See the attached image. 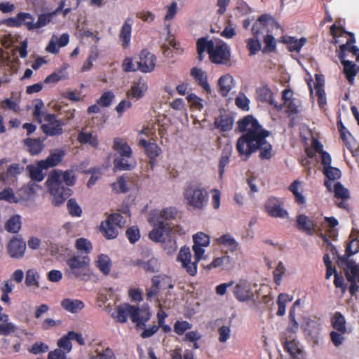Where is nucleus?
Returning <instances> with one entry per match:
<instances>
[{"label": "nucleus", "mask_w": 359, "mask_h": 359, "mask_svg": "<svg viewBox=\"0 0 359 359\" xmlns=\"http://www.w3.org/2000/svg\"><path fill=\"white\" fill-rule=\"evenodd\" d=\"M233 118L229 114H221L215 118L214 125L221 132H227L232 129Z\"/></svg>", "instance_id": "obj_27"}, {"label": "nucleus", "mask_w": 359, "mask_h": 359, "mask_svg": "<svg viewBox=\"0 0 359 359\" xmlns=\"http://www.w3.org/2000/svg\"><path fill=\"white\" fill-rule=\"evenodd\" d=\"M151 316V313L148 304H144L141 307L136 306V327H145Z\"/></svg>", "instance_id": "obj_24"}, {"label": "nucleus", "mask_w": 359, "mask_h": 359, "mask_svg": "<svg viewBox=\"0 0 359 359\" xmlns=\"http://www.w3.org/2000/svg\"><path fill=\"white\" fill-rule=\"evenodd\" d=\"M65 156V151L57 150L54 153L50 154L46 161H41L39 162V165L42 168L47 169L50 167H54L57 165L61 161L62 157Z\"/></svg>", "instance_id": "obj_30"}, {"label": "nucleus", "mask_w": 359, "mask_h": 359, "mask_svg": "<svg viewBox=\"0 0 359 359\" xmlns=\"http://www.w3.org/2000/svg\"><path fill=\"white\" fill-rule=\"evenodd\" d=\"M191 76L194 79L198 86L201 87L208 94L211 93V88L208 81V75L205 72L198 67H193L190 72Z\"/></svg>", "instance_id": "obj_20"}, {"label": "nucleus", "mask_w": 359, "mask_h": 359, "mask_svg": "<svg viewBox=\"0 0 359 359\" xmlns=\"http://www.w3.org/2000/svg\"><path fill=\"white\" fill-rule=\"evenodd\" d=\"M75 182V177L72 170L62 172L59 170H53L48 175L46 181L48 190L53 196L52 203L58 206L70 196V189L65 188L67 186H72Z\"/></svg>", "instance_id": "obj_2"}, {"label": "nucleus", "mask_w": 359, "mask_h": 359, "mask_svg": "<svg viewBox=\"0 0 359 359\" xmlns=\"http://www.w3.org/2000/svg\"><path fill=\"white\" fill-rule=\"evenodd\" d=\"M232 148L230 146L225 147L222 152L219 162V175L222 178L225 171V167L229 164L230 156H231Z\"/></svg>", "instance_id": "obj_36"}, {"label": "nucleus", "mask_w": 359, "mask_h": 359, "mask_svg": "<svg viewBox=\"0 0 359 359\" xmlns=\"http://www.w3.org/2000/svg\"><path fill=\"white\" fill-rule=\"evenodd\" d=\"M323 173L326 178L324 181V185L329 191H332V188L331 181L339 180L341 176V172L336 167L330 166L325 167L324 169H323Z\"/></svg>", "instance_id": "obj_23"}, {"label": "nucleus", "mask_w": 359, "mask_h": 359, "mask_svg": "<svg viewBox=\"0 0 359 359\" xmlns=\"http://www.w3.org/2000/svg\"><path fill=\"white\" fill-rule=\"evenodd\" d=\"M64 5L65 2L61 1L60 6L54 11L40 14L35 22V29H40L51 22L53 18L62 10Z\"/></svg>", "instance_id": "obj_25"}, {"label": "nucleus", "mask_w": 359, "mask_h": 359, "mask_svg": "<svg viewBox=\"0 0 359 359\" xmlns=\"http://www.w3.org/2000/svg\"><path fill=\"white\" fill-rule=\"evenodd\" d=\"M209 59L211 62L216 65H229L231 60L230 47L222 41L217 42L209 56Z\"/></svg>", "instance_id": "obj_9"}, {"label": "nucleus", "mask_w": 359, "mask_h": 359, "mask_svg": "<svg viewBox=\"0 0 359 359\" xmlns=\"http://www.w3.org/2000/svg\"><path fill=\"white\" fill-rule=\"evenodd\" d=\"M114 149L119 154L114 160V171L130 170L132 166L128 163V158L132 154V149L123 140L118 138H116L114 141Z\"/></svg>", "instance_id": "obj_6"}, {"label": "nucleus", "mask_w": 359, "mask_h": 359, "mask_svg": "<svg viewBox=\"0 0 359 359\" xmlns=\"http://www.w3.org/2000/svg\"><path fill=\"white\" fill-rule=\"evenodd\" d=\"M334 197L340 198L342 201H346L349 198L348 190L344 187L340 182H337L334 187Z\"/></svg>", "instance_id": "obj_58"}, {"label": "nucleus", "mask_w": 359, "mask_h": 359, "mask_svg": "<svg viewBox=\"0 0 359 359\" xmlns=\"http://www.w3.org/2000/svg\"><path fill=\"white\" fill-rule=\"evenodd\" d=\"M177 209L175 207H168L165 208L161 211L154 210L151 213V220H156L158 222L160 220H163V222L165 221H170L175 219L177 215Z\"/></svg>", "instance_id": "obj_21"}, {"label": "nucleus", "mask_w": 359, "mask_h": 359, "mask_svg": "<svg viewBox=\"0 0 359 359\" xmlns=\"http://www.w3.org/2000/svg\"><path fill=\"white\" fill-rule=\"evenodd\" d=\"M4 228L9 233H18L21 228V219L20 216L14 215L11 217L6 222Z\"/></svg>", "instance_id": "obj_44"}, {"label": "nucleus", "mask_w": 359, "mask_h": 359, "mask_svg": "<svg viewBox=\"0 0 359 359\" xmlns=\"http://www.w3.org/2000/svg\"><path fill=\"white\" fill-rule=\"evenodd\" d=\"M257 97L259 102H266L278 108V105L273 103V93L267 86L259 87L257 89Z\"/></svg>", "instance_id": "obj_33"}, {"label": "nucleus", "mask_w": 359, "mask_h": 359, "mask_svg": "<svg viewBox=\"0 0 359 359\" xmlns=\"http://www.w3.org/2000/svg\"><path fill=\"white\" fill-rule=\"evenodd\" d=\"M107 220L117 228H123L126 224L123 217L118 213L111 214Z\"/></svg>", "instance_id": "obj_64"}, {"label": "nucleus", "mask_w": 359, "mask_h": 359, "mask_svg": "<svg viewBox=\"0 0 359 359\" xmlns=\"http://www.w3.org/2000/svg\"><path fill=\"white\" fill-rule=\"evenodd\" d=\"M337 129L340 133V137L344 142V144L348 149H351V145L350 142L348 141V137H351L352 135L348 131V130L345 127L341 120L339 119L337 122Z\"/></svg>", "instance_id": "obj_50"}, {"label": "nucleus", "mask_w": 359, "mask_h": 359, "mask_svg": "<svg viewBox=\"0 0 359 359\" xmlns=\"http://www.w3.org/2000/svg\"><path fill=\"white\" fill-rule=\"evenodd\" d=\"M127 20L123 25L120 34V39L122 41V46L127 48L129 46L131 35V23Z\"/></svg>", "instance_id": "obj_48"}, {"label": "nucleus", "mask_w": 359, "mask_h": 359, "mask_svg": "<svg viewBox=\"0 0 359 359\" xmlns=\"http://www.w3.org/2000/svg\"><path fill=\"white\" fill-rule=\"evenodd\" d=\"M34 17L28 13H20L15 18H11V21L15 26H20L24 24L29 30L35 29V22Z\"/></svg>", "instance_id": "obj_26"}, {"label": "nucleus", "mask_w": 359, "mask_h": 359, "mask_svg": "<svg viewBox=\"0 0 359 359\" xmlns=\"http://www.w3.org/2000/svg\"><path fill=\"white\" fill-rule=\"evenodd\" d=\"M39 274L34 269H31L27 271L25 276V284L28 287L34 286L36 288L39 287Z\"/></svg>", "instance_id": "obj_47"}, {"label": "nucleus", "mask_w": 359, "mask_h": 359, "mask_svg": "<svg viewBox=\"0 0 359 359\" xmlns=\"http://www.w3.org/2000/svg\"><path fill=\"white\" fill-rule=\"evenodd\" d=\"M187 100L195 109L201 111L203 108V100L194 93L189 94L187 96Z\"/></svg>", "instance_id": "obj_60"}, {"label": "nucleus", "mask_w": 359, "mask_h": 359, "mask_svg": "<svg viewBox=\"0 0 359 359\" xmlns=\"http://www.w3.org/2000/svg\"><path fill=\"white\" fill-rule=\"evenodd\" d=\"M263 41L264 43V46L262 50L263 53H273L276 50V41L271 34H266L264 36Z\"/></svg>", "instance_id": "obj_46"}, {"label": "nucleus", "mask_w": 359, "mask_h": 359, "mask_svg": "<svg viewBox=\"0 0 359 359\" xmlns=\"http://www.w3.org/2000/svg\"><path fill=\"white\" fill-rule=\"evenodd\" d=\"M193 241L194 245L207 247L210 244V238L203 232H198L193 236Z\"/></svg>", "instance_id": "obj_61"}, {"label": "nucleus", "mask_w": 359, "mask_h": 359, "mask_svg": "<svg viewBox=\"0 0 359 359\" xmlns=\"http://www.w3.org/2000/svg\"><path fill=\"white\" fill-rule=\"evenodd\" d=\"M77 140L81 144H88L94 148H97L99 145L97 137L92 133H88L82 129L77 137Z\"/></svg>", "instance_id": "obj_34"}, {"label": "nucleus", "mask_w": 359, "mask_h": 359, "mask_svg": "<svg viewBox=\"0 0 359 359\" xmlns=\"http://www.w3.org/2000/svg\"><path fill=\"white\" fill-rule=\"evenodd\" d=\"M43 168H41L39 164L37 166L28 165L27 170L29 171V177L32 180L36 182H41L44 178V175L42 173Z\"/></svg>", "instance_id": "obj_55"}, {"label": "nucleus", "mask_w": 359, "mask_h": 359, "mask_svg": "<svg viewBox=\"0 0 359 359\" xmlns=\"http://www.w3.org/2000/svg\"><path fill=\"white\" fill-rule=\"evenodd\" d=\"M296 312H294V307H291L289 311V325L287 328L288 332L296 333L299 330V323L295 318Z\"/></svg>", "instance_id": "obj_57"}, {"label": "nucleus", "mask_w": 359, "mask_h": 359, "mask_svg": "<svg viewBox=\"0 0 359 359\" xmlns=\"http://www.w3.org/2000/svg\"><path fill=\"white\" fill-rule=\"evenodd\" d=\"M168 279V277L161 276H154L151 278L152 285L150 288L147 289V299L149 300L156 296L160 290V284L162 280Z\"/></svg>", "instance_id": "obj_35"}, {"label": "nucleus", "mask_w": 359, "mask_h": 359, "mask_svg": "<svg viewBox=\"0 0 359 359\" xmlns=\"http://www.w3.org/2000/svg\"><path fill=\"white\" fill-rule=\"evenodd\" d=\"M114 295V290L112 288H104L97 294V304L100 308L104 306L107 301L110 299Z\"/></svg>", "instance_id": "obj_49"}, {"label": "nucleus", "mask_w": 359, "mask_h": 359, "mask_svg": "<svg viewBox=\"0 0 359 359\" xmlns=\"http://www.w3.org/2000/svg\"><path fill=\"white\" fill-rule=\"evenodd\" d=\"M100 229L107 239H114L118 236V228L107 220L101 224Z\"/></svg>", "instance_id": "obj_41"}, {"label": "nucleus", "mask_w": 359, "mask_h": 359, "mask_svg": "<svg viewBox=\"0 0 359 359\" xmlns=\"http://www.w3.org/2000/svg\"><path fill=\"white\" fill-rule=\"evenodd\" d=\"M116 322L125 323L128 318L135 323V306L128 303H122L116 306Z\"/></svg>", "instance_id": "obj_17"}, {"label": "nucleus", "mask_w": 359, "mask_h": 359, "mask_svg": "<svg viewBox=\"0 0 359 359\" xmlns=\"http://www.w3.org/2000/svg\"><path fill=\"white\" fill-rule=\"evenodd\" d=\"M0 200L9 203H18V199L11 188H6L0 192Z\"/></svg>", "instance_id": "obj_62"}, {"label": "nucleus", "mask_w": 359, "mask_h": 359, "mask_svg": "<svg viewBox=\"0 0 359 359\" xmlns=\"http://www.w3.org/2000/svg\"><path fill=\"white\" fill-rule=\"evenodd\" d=\"M300 184V181L296 180L289 186L288 189L292 193L295 203L299 205H304L306 203V199L302 192L299 191Z\"/></svg>", "instance_id": "obj_39"}, {"label": "nucleus", "mask_w": 359, "mask_h": 359, "mask_svg": "<svg viewBox=\"0 0 359 359\" xmlns=\"http://www.w3.org/2000/svg\"><path fill=\"white\" fill-rule=\"evenodd\" d=\"M60 304L65 311L72 313H78L84 308V303L79 299H64Z\"/></svg>", "instance_id": "obj_31"}, {"label": "nucleus", "mask_w": 359, "mask_h": 359, "mask_svg": "<svg viewBox=\"0 0 359 359\" xmlns=\"http://www.w3.org/2000/svg\"><path fill=\"white\" fill-rule=\"evenodd\" d=\"M237 129L244 133L236 142V150L243 160L247 161L257 151H259L261 159L272 157V145L266 140L271 133L264 129L252 115L240 119L237 122Z\"/></svg>", "instance_id": "obj_1"}, {"label": "nucleus", "mask_w": 359, "mask_h": 359, "mask_svg": "<svg viewBox=\"0 0 359 359\" xmlns=\"http://www.w3.org/2000/svg\"><path fill=\"white\" fill-rule=\"evenodd\" d=\"M330 322L332 327L335 330L341 333L347 332L346 321L344 316L341 312H335L333 316L331 318Z\"/></svg>", "instance_id": "obj_32"}, {"label": "nucleus", "mask_w": 359, "mask_h": 359, "mask_svg": "<svg viewBox=\"0 0 359 359\" xmlns=\"http://www.w3.org/2000/svg\"><path fill=\"white\" fill-rule=\"evenodd\" d=\"M95 266L104 275H108L111 271V261L105 255H100L95 261Z\"/></svg>", "instance_id": "obj_40"}, {"label": "nucleus", "mask_w": 359, "mask_h": 359, "mask_svg": "<svg viewBox=\"0 0 359 359\" xmlns=\"http://www.w3.org/2000/svg\"><path fill=\"white\" fill-rule=\"evenodd\" d=\"M24 142L25 144L29 147V152L32 155L39 154L43 149L41 142L39 139L27 138L25 139Z\"/></svg>", "instance_id": "obj_51"}, {"label": "nucleus", "mask_w": 359, "mask_h": 359, "mask_svg": "<svg viewBox=\"0 0 359 359\" xmlns=\"http://www.w3.org/2000/svg\"><path fill=\"white\" fill-rule=\"evenodd\" d=\"M233 294L236 298L240 302L250 300L254 296L250 285L244 280H241L236 285Z\"/></svg>", "instance_id": "obj_18"}, {"label": "nucleus", "mask_w": 359, "mask_h": 359, "mask_svg": "<svg viewBox=\"0 0 359 359\" xmlns=\"http://www.w3.org/2000/svg\"><path fill=\"white\" fill-rule=\"evenodd\" d=\"M128 181L129 177L128 176H121L118 178L116 182L111 184L112 188L116 193H126L129 190V188L126 186Z\"/></svg>", "instance_id": "obj_52"}, {"label": "nucleus", "mask_w": 359, "mask_h": 359, "mask_svg": "<svg viewBox=\"0 0 359 359\" xmlns=\"http://www.w3.org/2000/svg\"><path fill=\"white\" fill-rule=\"evenodd\" d=\"M215 45V43L212 40H208L207 37H201L196 41V50H199L200 52L206 51L210 56Z\"/></svg>", "instance_id": "obj_42"}, {"label": "nucleus", "mask_w": 359, "mask_h": 359, "mask_svg": "<svg viewBox=\"0 0 359 359\" xmlns=\"http://www.w3.org/2000/svg\"><path fill=\"white\" fill-rule=\"evenodd\" d=\"M344 67V73L351 85L353 84L355 76L357 75L359 68L351 61L346 60L345 58L340 59Z\"/></svg>", "instance_id": "obj_28"}, {"label": "nucleus", "mask_w": 359, "mask_h": 359, "mask_svg": "<svg viewBox=\"0 0 359 359\" xmlns=\"http://www.w3.org/2000/svg\"><path fill=\"white\" fill-rule=\"evenodd\" d=\"M183 196L187 205L195 210H203L209 198L206 189L197 182L188 183L184 188Z\"/></svg>", "instance_id": "obj_3"}, {"label": "nucleus", "mask_w": 359, "mask_h": 359, "mask_svg": "<svg viewBox=\"0 0 359 359\" xmlns=\"http://www.w3.org/2000/svg\"><path fill=\"white\" fill-rule=\"evenodd\" d=\"M148 90L147 78L140 77L136 82V100L142 97Z\"/></svg>", "instance_id": "obj_53"}, {"label": "nucleus", "mask_w": 359, "mask_h": 359, "mask_svg": "<svg viewBox=\"0 0 359 359\" xmlns=\"http://www.w3.org/2000/svg\"><path fill=\"white\" fill-rule=\"evenodd\" d=\"M114 98V94L111 91L104 92L97 100V103L104 107H109Z\"/></svg>", "instance_id": "obj_63"}, {"label": "nucleus", "mask_w": 359, "mask_h": 359, "mask_svg": "<svg viewBox=\"0 0 359 359\" xmlns=\"http://www.w3.org/2000/svg\"><path fill=\"white\" fill-rule=\"evenodd\" d=\"M156 57L146 49L141 51L139 61L137 62V69L144 73L154 71L156 67Z\"/></svg>", "instance_id": "obj_15"}, {"label": "nucleus", "mask_w": 359, "mask_h": 359, "mask_svg": "<svg viewBox=\"0 0 359 359\" xmlns=\"http://www.w3.org/2000/svg\"><path fill=\"white\" fill-rule=\"evenodd\" d=\"M295 226L299 231L309 236L315 234L318 229L316 219L304 214H299L297 216Z\"/></svg>", "instance_id": "obj_13"}, {"label": "nucleus", "mask_w": 359, "mask_h": 359, "mask_svg": "<svg viewBox=\"0 0 359 359\" xmlns=\"http://www.w3.org/2000/svg\"><path fill=\"white\" fill-rule=\"evenodd\" d=\"M90 359H115V355L113 351L107 348L102 351L97 350L95 354H91L89 356Z\"/></svg>", "instance_id": "obj_59"}, {"label": "nucleus", "mask_w": 359, "mask_h": 359, "mask_svg": "<svg viewBox=\"0 0 359 359\" xmlns=\"http://www.w3.org/2000/svg\"><path fill=\"white\" fill-rule=\"evenodd\" d=\"M341 31L344 33L348 34L349 38L347 39L346 43L342 44L339 46V51L338 54L339 59H343L346 57V51L351 52L353 55L358 53V52L359 51V48L353 45L354 43L355 42L353 33L348 32L344 29H341Z\"/></svg>", "instance_id": "obj_22"}, {"label": "nucleus", "mask_w": 359, "mask_h": 359, "mask_svg": "<svg viewBox=\"0 0 359 359\" xmlns=\"http://www.w3.org/2000/svg\"><path fill=\"white\" fill-rule=\"evenodd\" d=\"M90 259L88 255H74L66 261L65 275L69 278H83L88 273Z\"/></svg>", "instance_id": "obj_5"}, {"label": "nucleus", "mask_w": 359, "mask_h": 359, "mask_svg": "<svg viewBox=\"0 0 359 359\" xmlns=\"http://www.w3.org/2000/svg\"><path fill=\"white\" fill-rule=\"evenodd\" d=\"M149 222H154V228L149 232V238L154 242H162L164 243L165 241L163 239V236L167 234L170 236L171 231H177L180 234H184V231L180 226H177L170 229L168 224L163 222V220L156 222V220L149 219Z\"/></svg>", "instance_id": "obj_8"}, {"label": "nucleus", "mask_w": 359, "mask_h": 359, "mask_svg": "<svg viewBox=\"0 0 359 359\" xmlns=\"http://www.w3.org/2000/svg\"><path fill=\"white\" fill-rule=\"evenodd\" d=\"M168 317V314L163 310L159 309L157 312L158 325L159 328L162 329L164 333H170L172 328L170 325L165 323V318Z\"/></svg>", "instance_id": "obj_56"}, {"label": "nucleus", "mask_w": 359, "mask_h": 359, "mask_svg": "<svg viewBox=\"0 0 359 359\" xmlns=\"http://www.w3.org/2000/svg\"><path fill=\"white\" fill-rule=\"evenodd\" d=\"M216 243L219 245L228 248L231 252L236 251L238 246V242L229 234H223L217 238Z\"/></svg>", "instance_id": "obj_37"}, {"label": "nucleus", "mask_w": 359, "mask_h": 359, "mask_svg": "<svg viewBox=\"0 0 359 359\" xmlns=\"http://www.w3.org/2000/svg\"><path fill=\"white\" fill-rule=\"evenodd\" d=\"M44 121L48 123L43 124L41 129L44 133L50 136L60 135L63 133L62 126L65 123L56 119L53 114H48L44 116Z\"/></svg>", "instance_id": "obj_12"}, {"label": "nucleus", "mask_w": 359, "mask_h": 359, "mask_svg": "<svg viewBox=\"0 0 359 359\" xmlns=\"http://www.w3.org/2000/svg\"><path fill=\"white\" fill-rule=\"evenodd\" d=\"M141 133L146 135L149 140L141 139L138 144L144 149V154L149 159V164L153 168L156 164L157 158L162 152L161 147L156 143L157 136L154 124L151 128H149V126L144 127Z\"/></svg>", "instance_id": "obj_4"}, {"label": "nucleus", "mask_w": 359, "mask_h": 359, "mask_svg": "<svg viewBox=\"0 0 359 359\" xmlns=\"http://www.w3.org/2000/svg\"><path fill=\"white\" fill-rule=\"evenodd\" d=\"M283 347L285 351L288 352L292 358L297 359L302 354V351L299 348L295 340L286 341Z\"/></svg>", "instance_id": "obj_45"}, {"label": "nucleus", "mask_w": 359, "mask_h": 359, "mask_svg": "<svg viewBox=\"0 0 359 359\" xmlns=\"http://www.w3.org/2000/svg\"><path fill=\"white\" fill-rule=\"evenodd\" d=\"M269 27L279 28L280 26L271 15L268 14L260 15L252 25V35L255 37H260L264 34L269 33Z\"/></svg>", "instance_id": "obj_10"}, {"label": "nucleus", "mask_w": 359, "mask_h": 359, "mask_svg": "<svg viewBox=\"0 0 359 359\" xmlns=\"http://www.w3.org/2000/svg\"><path fill=\"white\" fill-rule=\"evenodd\" d=\"M355 252L356 251H352L350 245H348L345 255L339 257L340 263L346 266L344 269L348 281H359V265L353 260L348 259L350 256Z\"/></svg>", "instance_id": "obj_7"}, {"label": "nucleus", "mask_w": 359, "mask_h": 359, "mask_svg": "<svg viewBox=\"0 0 359 359\" xmlns=\"http://www.w3.org/2000/svg\"><path fill=\"white\" fill-rule=\"evenodd\" d=\"M191 255L190 249L187 246L181 248L177 257V260L182 263V267L186 270L187 273L194 276L197 273L196 262H191Z\"/></svg>", "instance_id": "obj_14"}, {"label": "nucleus", "mask_w": 359, "mask_h": 359, "mask_svg": "<svg viewBox=\"0 0 359 359\" xmlns=\"http://www.w3.org/2000/svg\"><path fill=\"white\" fill-rule=\"evenodd\" d=\"M69 67V65L67 64H64L60 69L52 73L48 76H47L45 80L44 83H56L61 79H67V69Z\"/></svg>", "instance_id": "obj_38"}, {"label": "nucleus", "mask_w": 359, "mask_h": 359, "mask_svg": "<svg viewBox=\"0 0 359 359\" xmlns=\"http://www.w3.org/2000/svg\"><path fill=\"white\" fill-rule=\"evenodd\" d=\"M192 326V324L187 320H177L174 324L173 330L177 335L182 336L191 329Z\"/></svg>", "instance_id": "obj_54"}, {"label": "nucleus", "mask_w": 359, "mask_h": 359, "mask_svg": "<svg viewBox=\"0 0 359 359\" xmlns=\"http://www.w3.org/2000/svg\"><path fill=\"white\" fill-rule=\"evenodd\" d=\"M233 85V78L230 74L222 76L218 80L219 93L222 97H226Z\"/></svg>", "instance_id": "obj_29"}, {"label": "nucleus", "mask_w": 359, "mask_h": 359, "mask_svg": "<svg viewBox=\"0 0 359 359\" xmlns=\"http://www.w3.org/2000/svg\"><path fill=\"white\" fill-rule=\"evenodd\" d=\"M283 201L281 198L270 196L264 203L266 212L269 216L274 218H287V211L283 208Z\"/></svg>", "instance_id": "obj_11"}, {"label": "nucleus", "mask_w": 359, "mask_h": 359, "mask_svg": "<svg viewBox=\"0 0 359 359\" xmlns=\"http://www.w3.org/2000/svg\"><path fill=\"white\" fill-rule=\"evenodd\" d=\"M26 250V243L20 236H14L7 245L8 255L14 259L22 258Z\"/></svg>", "instance_id": "obj_16"}, {"label": "nucleus", "mask_w": 359, "mask_h": 359, "mask_svg": "<svg viewBox=\"0 0 359 359\" xmlns=\"http://www.w3.org/2000/svg\"><path fill=\"white\" fill-rule=\"evenodd\" d=\"M260 37H253L246 40V48L249 51V55H256L262 49V44L259 40Z\"/></svg>", "instance_id": "obj_43"}, {"label": "nucleus", "mask_w": 359, "mask_h": 359, "mask_svg": "<svg viewBox=\"0 0 359 359\" xmlns=\"http://www.w3.org/2000/svg\"><path fill=\"white\" fill-rule=\"evenodd\" d=\"M307 39L302 37L299 39L294 36L284 35L282 36L279 42L286 44L290 52L299 53L302 48L306 44Z\"/></svg>", "instance_id": "obj_19"}]
</instances>
